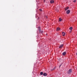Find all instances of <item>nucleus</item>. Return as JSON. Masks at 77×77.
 Masks as SVG:
<instances>
[{"label": "nucleus", "instance_id": "obj_1", "mask_svg": "<svg viewBox=\"0 0 77 77\" xmlns=\"http://www.w3.org/2000/svg\"><path fill=\"white\" fill-rule=\"evenodd\" d=\"M72 72V70L71 69H69V70L67 72V73L68 74H70Z\"/></svg>", "mask_w": 77, "mask_h": 77}, {"label": "nucleus", "instance_id": "obj_2", "mask_svg": "<svg viewBox=\"0 0 77 77\" xmlns=\"http://www.w3.org/2000/svg\"><path fill=\"white\" fill-rule=\"evenodd\" d=\"M38 30L40 32V33H43V31H41V29H40V27H39L38 28Z\"/></svg>", "mask_w": 77, "mask_h": 77}, {"label": "nucleus", "instance_id": "obj_3", "mask_svg": "<svg viewBox=\"0 0 77 77\" xmlns=\"http://www.w3.org/2000/svg\"><path fill=\"white\" fill-rule=\"evenodd\" d=\"M67 14H69L70 13V10H68L66 11Z\"/></svg>", "mask_w": 77, "mask_h": 77}, {"label": "nucleus", "instance_id": "obj_4", "mask_svg": "<svg viewBox=\"0 0 77 77\" xmlns=\"http://www.w3.org/2000/svg\"><path fill=\"white\" fill-rule=\"evenodd\" d=\"M50 2L51 3H54V1L53 0H52L50 1Z\"/></svg>", "mask_w": 77, "mask_h": 77}, {"label": "nucleus", "instance_id": "obj_5", "mask_svg": "<svg viewBox=\"0 0 77 77\" xmlns=\"http://www.w3.org/2000/svg\"><path fill=\"white\" fill-rule=\"evenodd\" d=\"M62 34L63 36H65V35L66 34V33H65V32H62Z\"/></svg>", "mask_w": 77, "mask_h": 77}, {"label": "nucleus", "instance_id": "obj_6", "mask_svg": "<svg viewBox=\"0 0 77 77\" xmlns=\"http://www.w3.org/2000/svg\"><path fill=\"white\" fill-rule=\"evenodd\" d=\"M69 9V7H66L65 8V11H67L68 9Z\"/></svg>", "mask_w": 77, "mask_h": 77}, {"label": "nucleus", "instance_id": "obj_7", "mask_svg": "<svg viewBox=\"0 0 77 77\" xmlns=\"http://www.w3.org/2000/svg\"><path fill=\"white\" fill-rule=\"evenodd\" d=\"M66 54V52H64L62 54H63V56H65V54Z\"/></svg>", "mask_w": 77, "mask_h": 77}, {"label": "nucleus", "instance_id": "obj_8", "mask_svg": "<svg viewBox=\"0 0 77 77\" xmlns=\"http://www.w3.org/2000/svg\"><path fill=\"white\" fill-rule=\"evenodd\" d=\"M44 76H47V74L46 73H45L43 74Z\"/></svg>", "mask_w": 77, "mask_h": 77}, {"label": "nucleus", "instance_id": "obj_9", "mask_svg": "<svg viewBox=\"0 0 77 77\" xmlns=\"http://www.w3.org/2000/svg\"><path fill=\"white\" fill-rule=\"evenodd\" d=\"M63 45H60L59 47V48H62V47H63Z\"/></svg>", "mask_w": 77, "mask_h": 77}, {"label": "nucleus", "instance_id": "obj_10", "mask_svg": "<svg viewBox=\"0 0 77 77\" xmlns=\"http://www.w3.org/2000/svg\"><path fill=\"white\" fill-rule=\"evenodd\" d=\"M62 19H61V18H60V17L59 19V21L60 22V21H62Z\"/></svg>", "mask_w": 77, "mask_h": 77}, {"label": "nucleus", "instance_id": "obj_11", "mask_svg": "<svg viewBox=\"0 0 77 77\" xmlns=\"http://www.w3.org/2000/svg\"><path fill=\"white\" fill-rule=\"evenodd\" d=\"M60 29L59 27L57 28V30H58V31H59V30H60Z\"/></svg>", "mask_w": 77, "mask_h": 77}, {"label": "nucleus", "instance_id": "obj_12", "mask_svg": "<svg viewBox=\"0 0 77 77\" xmlns=\"http://www.w3.org/2000/svg\"><path fill=\"white\" fill-rule=\"evenodd\" d=\"M40 75H43V72H41L40 73Z\"/></svg>", "mask_w": 77, "mask_h": 77}, {"label": "nucleus", "instance_id": "obj_13", "mask_svg": "<svg viewBox=\"0 0 77 77\" xmlns=\"http://www.w3.org/2000/svg\"><path fill=\"white\" fill-rule=\"evenodd\" d=\"M69 29L71 30L72 29V27H71Z\"/></svg>", "mask_w": 77, "mask_h": 77}, {"label": "nucleus", "instance_id": "obj_14", "mask_svg": "<svg viewBox=\"0 0 77 77\" xmlns=\"http://www.w3.org/2000/svg\"><path fill=\"white\" fill-rule=\"evenodd\" d=\"M39 10L40 11H41V12H42V9H40Z\"/></svg>", "mask_w": 77, "mask_h": 77}, {"label": "nucleus", "instance_id": "obj_15", "mask_svg": "<svg viewBox=\"0 0 77 77\" xmlns=\"http://www.w3.org/2000/svg\"><path fill=\"white\" fill-rule=\"evenodd\" d=\"M73 2H74V3H75L76 2V0H75L74 1H73Z\"/></svg>", "mask_w": 77, "mask_h": 77}, {"label": "nucleus", "instance_id": "obj_16", "mask_svg": "<svg viewBox=\"0 0 77 77\" xmlns=\"http://www.w3.org/2000/svg\"><path fill=\"white\" fill-rule=\"evenodd\" d=\"M44 2H45V0H44Z\"/></svg>", "mask_w": 77, "mask_h": 77}, {"label": "nucleus", "instance_id": "obj_17", "mask_svg": "<svg viewBox=\"0 0 77 77\" xmlns=\"http://www.w3.org/2000/svg\"><path fill=\"white\" fill-rule=\"evenodd\" d=\"M60 66H61V65H60Z\"/></svg>", "mask_w": 77, "mask_h": 77}, {"label": "nucleus", "instance_id": "obj_18", "mask_svg": "<svg viewBox=\"0 0 77 77\" xmlns=\"http://www.w3.org/2000/svg\"><path fill=\"white\" fill-rule=\"evenodd\" d=\"M57 12H58V11H58V10H57Z\"/></svg>", "mask_w": 77, "mask_h": 77}, {"label": "nucleus", "instance_id": "obj_19", "mask_svg": "<svg viewBox=\"0 0 77 77\" xmlns=\"http://www.w3.org/2000/svg\"><path fill=\"white\" fill-rule=\"evenodd\" d=\"M55 69H53V70Z\"/></svg>", "mask_w": 77, "mask_h": 77}]
</instances>
